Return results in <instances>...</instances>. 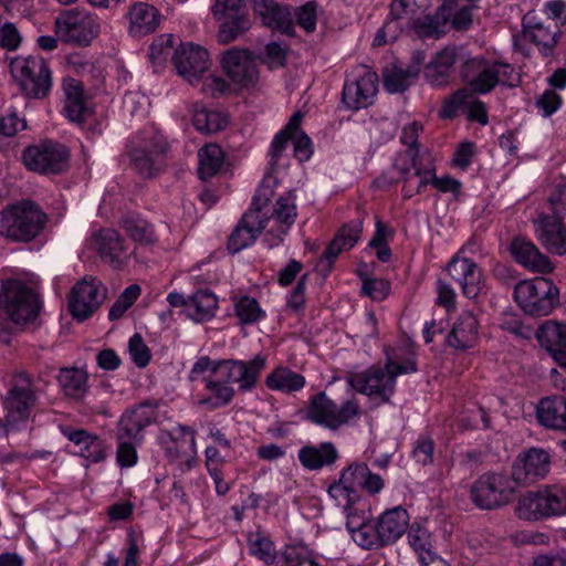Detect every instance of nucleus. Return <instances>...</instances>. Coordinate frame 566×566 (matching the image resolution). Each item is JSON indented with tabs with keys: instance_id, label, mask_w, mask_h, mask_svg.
Here are the masks:
<instances>
[{
	"instance_id": "obj_1",
	"label": "nucleus",
	"mask_w": 566,
	"mask_h": 566,
	"mask_svg": "<svg viewBox=\"0 0 566 566\" xmlns=\"http://www.w3.org/2000/svg\"><path fill=\"white\" fill-rule=\"evenodd\" d=\"M41 310L38 293L21 280L8 279L0 287V324L24 325L35 319Z\"/></svg>"
},
{
	"instance_id": "obj_2",
	"label": "nucleus",
	"mask_w": 566,
	"mask_h": 566,
	"mask_svg": "<svg viewBox=\"0 0 566 566\" xmlns=\"http://www.w3.org/2000/svg\"><path fill=\"white\" fill-rule=\"evenodd\" d=\"M45 223V214L31 202L12 205L0 212V234L18 242L33 240Z\"/></svg>"
},
{
	"instance_id": "obj_3",
	"label": "nucleus",
	"mask_w": 566,
	"mask_h": 566,
	"mask_svg": "<svg viewBox=\"0 0 566 566\" xmlns=\"http://www.w3.org/2000/svg\"><path fill=\"white\" fill-rule=\"evenodd\" d=\"M514 300L525 314L546 316L558 304L559 290L545 277L525 280L515 284Z\"/></svg>"
},
{
	"instance_id": "obj_4",
	"label": "nucleus",
	"mask_w": 566,
	"mask_h": 566,
	"mask_svg": "<svg viewBox=\"0 0 566 566\" xmlns=\"http://www.w3.org/2000/svg\"><path fill=\"white\" fill-rule=\"evenodd\" d=\"M11 72L20 90L29 98H44L52 87L51 71L40 55L18 56L11 62Z\"/></svg>"
},
{
	"instance_id": "obj_5",
	"label": "nucleus",
	"mask_w": 566,
	"mask_h": 566,
	"mask_svg": "<svg viewBox=\"0 0 566 566\" xmlns=\"http://www.w3.org/2000/svg\"><path fill=\"white\" fill-rule=\"evenodd\" d=\"M515 492L513 479L495 472L482 474L470 488L471 501L481 510H495L509 504Z\"/></svg>"
},
{
	"instance_id": "obj_6",
	"label": "nucleus",
	"mask_w": 566,
	"mask_h": 566,
	"mask_svg": "<svg viewBox=\"0 0 566 566\" xmlns=\"http://www.w3.org/2000/svg\"><path fill=\"white\" fill-rule=\"evenodd\" d=\"M22 160L31 171L45 176L60 175L69 168L70 153L64 145L46 139L27 147Z\"/></svg>"
},
{
	"instance_id": "obj_7",
	"label": "nucleus",
	"mask_w": 566,
	"mask_h": 566,
	"mask_svg": "<svg viewBox=\"0 0 566 566\" xmlns=\"http://www.w3.org/2000/svg\"><path fill=\"white\" fill-rule=\"evenodd\" d=\"M517 514L527 521H537L566 514V491L557 486H546L537 492H528L520 499Z\"/></svg>"
},
{
	"instance_id": "obj_8",
	"label": "nucleus",
	"mask_w": 566,
	"mask_h": 566,
	"mask_svg": "<svg viewBox=\"0 0 566 566\" xmlns=\"http://www.w3.org/2000/svg\"><path fill=\"white\" fill-rule=\"evenodd\" d=\"M409 523L408 512L401 506L385 511L375 524L369 536L358 534L360 546L367 549L394 544L406 532Z\"/></svg>"
},
{
	"instance_id": "obj_9",
	"label": "nucleus",
	"mask_w": 566,
	"mask_h": 566,
	"mask_svg": "<svg viewBox=\"0 0 566 566\" xmlns=\"http://www.w3.org/2000/svg\"><path fill=\"white\" fill-rule=\"evenodd\" d=\"M55 32L65 43L86 46L98 34L99 24L91 13L69 10L56 18Z\"/></svg>"
},
{
	"instance_id": "obj_10",
	"label": "nucleus",
	"mask_w": 566,
	"mask_h": 566,
	"mask_svg": "<svg viewBox=\"0 0 566 566\" xmlns=\"http://www.w3.org/2000/svg\"><path fill=\"white\" fill-rule=\"evenodd\" d=\"M106 298V287L93 276H84L71 290L67 306L78 322L87 319Z\"/></svg>"
},
{
	"instance_id": "obj_11",
	"label": "nucleus",
	"mask_w": 566,
	"mask_h": 566,
	"mask_svg": "<svg viewBox=\"0 0 566 566\" xmlns=\"http://www.w3.org/2000/svg\"><path fill=\"white\" fill-rule=\"evenodd\" d=\"M264 367L265 358L261 355H256L249 361L235 359L217 360L213 367V376L226 381L229 386L238 384L239 390L245 392L256 386Z\"/></svg>"
},
{
	"instance_id": "obj_12",
	"label": "nucleus",
	"mask_w": 566,
	"mask_h": 566,
	"mask_svg": "<svg viewBox=\"0 0 566 566\" xmlns=\"http://www.w3.org/2000/svg\"><path fill=\"white\" fill-rule=\"evenodd\" d=\"M212 11L214 18L220 22L218 32L220 43L232 42L250 28L244 0H216Z\"/></svg>"
},
{
	"instance_id": "obj_13",
	"label": "nucleus",
	"mask_w": 566,
	"mask_h": 566,
	"mask_svg": "<svg viewBox=\"0 0 566 566\" xmlns=\"http://www.w3.org/2000/svg\"><path fill=\"white\" fill-rule=\"evenodd\" d=\"M168 148L160 136L143 139L128 151L133 169L143 178H154L164 166L163 157Z\"/></svg>"
},
{
	"instance_id": "obj_14",
	"label": "nucleus",
	"mask_w": 566,
	"mask_h": 566,
	"mask_svg": "<svg viewBox=\"0 0 566 566\" xmlns=\"http://www.w3.org/2000/svg\"><path fill=\"white\" fill-rule=\"evenodd\" d=\"M389 368L390 365H385L382 368L373 366L365 371L350 374L347 381L354 390L387 402L396 385Z\"/></svg>"
},
{
	"instance_id": "obj_15",
	"label": "nucleus",
	"mask_w": 566,
	"mask_h": 566,
	"mask_svg": "<svg viewBox=\"0 0 566 566\" xmlns=\"http://www.w3.org/2000/svg\"><path fill=\"white\" fill-rule=\"evenodd\" d=\"M295 199L294 191H289L276 200L272 214L262 218V220H269L263 238V242L268 248L272 249L280 245L295 222L297 217Z\"/></svg>"
},
{
	"instance_id": "obj_16",
	"label": "nucleus",
	"mask_w": 566,
	"mask_h": 566,
	"mask_svg": "<svg viewBox=\"0 0 566 566\" xmlns=\"http://www.w3.org/2000/svg\"><path fill=\"white\" fill-rule=\"evenodd\" d=\"M523 38L532 42L539 53L553 56L559 41L560 31L556 23L541 20L535 11H528L522 19Z\"/></svg>"
},
{
	"instance_id": "obj_17",
	"label": "nucleus",
	"mask_w": 566,
	"mask_h": 566,
	"mask_svg": "<svg viewBox=\"0 0 566 566\" xmlns=\"http://www.w3.org/2000/svg\"><path fill=\"white\" fill-rule=\"evenodd\" d=\"M177 74L190 84L199 82L210 66L208 51L193 43H181L172 54Z\"/></svg>"
},
{
	"instance_id": "obj_18",
	"label": "nucleus",
	"mask_w": 566,
	"mask_h": 566,
	"mask_svg": "<svg viewBox=\"0 0 566 566\" xmlns=\"http://www.w3.org/2000/svg\"><path fill=\"white\" fill-rule=\"evenodd\" d=\"M551 455L539 448H530L521 452L512 465V479L515 484H530L544 479L549 472Z\"/></svg>"
},
{
	"instance_id": "obj_19",
	"label": "nucleus",
	"mask_w": 566,
	"mask_h": 566,
	"mask_svg": "<svg viewBox=\"0 0 566 566\" xmlns=\"http://www.w3.org/2000/svg\"><path fill=\"white\" fill-rule=\"evenodd\" d=\"M252 10L263 27L287 36L295 35V22L290 6L275 0H252Z\"/></svg>"
},
{
	"instance_id": "obj_20",
	"label": "nucleus",
	"mask_w": 566,
	"mask_h": 566,
	"mask_svg": "<svg viewBox=\"0 0 566 566\" xmlns=\"http://www.w3.org/2000/svg\"><path fill=\"white\" fill-rule=\"evenodd\" d=\"M378 91V76L375 72L364 70V73L347 78L343 92L342 102L347 109L358 111L373 104Z\"/></svg>"
},
{
	"instance_id": "obj_21",
	"label": "nucleus",
	"mask_w": 566,
	"mask_h": 566,
	"mask_svg": "<svg viewBox=\"0 0 566 566\" xmlns=\"http://www.w3.org/2000/svg\"><path fill=\"white\" fill-rule=\"evenodd\" d=\"M94 248L104 262L114 269L123 268L132 252L118 231L105 228L93 235Z\"/></svg>"
},
{
	"instance_id": "obj_22",
	"label": "nucleus",
	"mask_w": 566,
	"mask_h": 566,
	"mask_svg": "<svg viewBox=\"0 0 566 566\" xmlns=\"http://www.w3.org/2000/svg\"><path fill=\"white\" fill-rule=\"evenodd\" d=\"M563 219L548 212H538L534 220L537 239L548 252L558 255L566 254V227Z\"/></svg>"
},
{
	"instance_id": "obj_23",
	"label": "nucleus",
	"mask_w": 566,
	"mask_h": 566,
	"mask_svg": "<svg viewBox=\"0 0 566 566\" xmlns=\"http://www.w3.org/2000/svg\"><path fill=\"white\" fill-rule=\"evenodd\" d=\"M447 271L457 281L468 298H475L483 286L482 271L478 264L467 256L455 254L448 263Z\"/></svg>"
},
{
	"instance_id": "obj_24",
	"label": "nucleus",
	"mask_w": 566,
	"mask_h": 566,
	"mask_svg": "<svg viewBox=\"0 0 566 566\" xmlns=\"http://www.w3.org/2000/svg\"><path fill=\"white\" fill-rule=\"evenodd\" d=\"M222 65L227 75L238 85L249 86L258 81V65L249 51H227L222 57Z\"/></svg>"
},
{
	"instance_id": "obj_25",
	"label": "nucleus",
	"mask_w": 566,
	"mask_h": 566,
	"mask_svg": "<svg viewBox=\"0 0 566 566\" xmlns=\"http://www.w3.org/2000/svg\"><path fill=\"white\" fill-rule=\"evenodd\" d=\"M460 76L467 83L470 94H486L495 87L492 62L483 57L465 60L460 67Z\"/></svg>"
},
{
	"instance_id": "obj_26",
	"label": "nucleus",
	"mask_w": 566,
	"mask_h": 566,
	"mask_svg": "<svg viewBox=\"0 0 566 566\" xmlns=\"http://www.w3.org/2000/svg\"><path fill=\"white\" fill-rule=\"evenodd\" d=\"M156 418V411L153 407L142 403L126 411L120 417L116 428V439H128L135 442H142L143 431Z\"/></svg>"
},
{
	"instance_id": "obj_27",
	"label": "nucleus",
	"mask_w": 566,
	"mask_h": 566,
	"mask_svg": "<svg viewBox=\"0 0 566 566\" xmlns=\"http://www.w3.org/2000/svg\"><path fill=\"white\" fill-rule=\"evenodd\" d=\"M269 220L253 211H247L239 220L228 240V250L234 254L255 242L260 233L268 228Z\"/></svg>"
},
{
	"instance_id": "obj_28",
	"label": "nucleus",
	"mask_w": 566,
	"mask_h": 566,
	"mask_svg": "<svg viewBox=\"0 0 566 566\" xmlns=\"http://www.w3.org/2000/svg\"><path fill=\"white\" fill-rule=\"evenodd\" d=\"M19 385L13 386L4 400L11 421L24 420L35 403V395L31 388L30 377L22 373L17 376Z\"/></svg>"
},
{
	"instance_id": "obj_29",
	"label": "nucleus",
	"mask_w": 566,
	"mask_h": 566,
	"mask_svg": "<svg viewBox=\"0 0 566 566\" xmlns=\"http://www.w3.org/2000/svg\"><path fill=\"white\" fill-rule=\"evenodd\" d=\"M514 260L533 272L549 273L554 266L545 254L530 240L517 237L510 244Z\"/></svg>"
},
{
	"instance_id": "obj_30",
	"label": "nucleus",
	"mask_w": 566,
	"mask_h": 566,
	"mask_svg": "<svg viewBox=\"0 0 566 566\" xmlns=\"http://www.w3.org/2000/svg\"><path fill=\"white\" fill-rule=\"evenodd\" d=\"M363 231V219L357 218L343 224L336 232L334 239L326 247L322 262L326 261L331 269L336 258L344 250H349L359 241Z\"/></svg>"
},
{
	"instance_id": "obj_31",
	"label": "nucleus",
	"mask_w": 566,
	"mask_h": 566,
	"mask_svg": "<svg viewBox=\"0 0 566 566\" xmlns=\"http://www.w3.org/2000/svg\"><path fill=\"white\" fill-rule=\"evenodd\" d=\"M535 335L553 358L562 367H566V324L546 322L539 326Z\"/></svg>"
},
{
	"instance_id": "obj_32",
	"label": "nucleus",
	"mask_w": 566,
	"mask_h": 566,
	"mask_svg": "<svg viewBox=\"0 0 566 566\" xmlns=\"http://www.w3.org/2000/svg\"><path fill=\"white\" fill-rule=\"evenodd\" d=\"M459 59L455 46H446L424 67V77L432 86L448 84L453 66Z\"/></svg>"
},
{
	"instance_id": "obj_33",
	"label": "nucleus",
	"mask_w": 566,
	"mask_h": 566,
	"mask_svg": "<svg viewBox=\"0 0 566 566\" xmlns=\"http://www.w3.org/2000/svg\"><path fill=\"white\" fill-rule=\"evenodd\" d=\"M478 321L471 312H463L447 335V343L458 350L472 348L478 342Z\"/></svg>"
},
{
	"instance_id": "obj_34",
	"label": "nucleus",
	"mask_w": 566,
	"mask_h": 566,
	"mask_svg": "<svg viewBox=\"0 0 566 566\" xmlns=\"http://www.w3.org/2000/svg\"><path fill=\"white\" fill-rule=\"evenodd\" d=\"M338 457V451L332 442H321L318 446L306 444L297 453L301 465L310 471L332 467Z\"/></svg>"
},
{
	"instance_id": "obj_35",
	"label": "nucleus",
	"mask_w": 566,
	"mask_h": 566,
	"mask_svg": "<svg viewBox=\"0 0 566 566\" xmlns=\"http://www.w3.org/2000/svg\"><path fill=\"white\" fill-rule=\"evenodd\" d=\"M65 95L64 112L66 117L74 123H83L90 114L84 98V90L81 81L65 77L62 83Z\"/></svg>"
},
{
	"instance_id": "obj_36",
	"label": "nucleus",
	"mask_w": 566,
	"mask_h": 566,
	"mask_svg": "<svg viewBox=\"0 0 566 566\" xmlns=\"http://www.w3.org/2000/svg\"><path fill=\"white\" fill-rule=\"evenodd\" d=\"M536 417L545 428L566 432V398L563 396L543 398L537 406Z\"/></svg>"
},
{
	"instance_id": "obj_37",
	"label": "nucleus",
	"mask_w": 566,
	"mask_h": 566,
	"mask_svg": "<svg viewBox=\"0 0 566 566\" xmlns=\"http://www.w3.org/2000/svg\"><path fill=\"white\" fill-rule=\"evenodd\" d=\"M129 32L134 36H142L154 32L160 22L159 11L146 2H136L130 6L127 13Z\"/></svg>"
},
{
	"instance_id": "obj_38",
	"label": "nucleus",
	"mask_w": 566,
	"mask_h": 566,
	"mask_svg": "<svg viewBox=\"0 0 566 566\" xmlns=\"http://www.w3.org/2000/svg\"><path fill=\"white\" fill-rule=\"evenodd\" d=\"M450 19L451 7L442 4L434 13L413 20L412 29L420 39H440L446 34Z\"/></svg>"
},
{
	"instance_id": "obj_39",
	"label": "nucleus",
	"mask_w": 566,
	"mask_h": 566,
	"mask_svg": "<svg viewBox=\"0 0 566 566\" xmlns=\"http://www.w3.org/2000/svg\"><path fill=\"white\" fill-rule=\"evenodd\" d=\"M217 308L218 298L208 290H199L188 297V316L195 322L211 319Z\"/></svg>"
},
{
	"instance_id": "obj_40",
	"label": "nucleus",
	"mask_w": 566,
	"mask_h": 566,
	"mask_svg": "<svg viewBox=\"0 0 566 566\" xmlns=\"http://www.w3.org/2000/svg\"><path fill=\"white\" fill-rule=\"evenodd\" d=\"M88 375L77 367H64L60 369L57 381L64 394L73 399L80 400L87 392Z\"/></svg>"
},
{
	"instance_id": "obj_41",
	"label": "nucleus",
	"mask_w": 566,
	"mask_h": 566,
	"mask_svg": "<svg viewBox=\"0 0 566 566\" xmlns=\"http://www.w3.org/2000/svg\"><path fill=\"white\" fill-rule=\"evenodd\" d=\"M337 408L338 406L325 392H319L312 399L308 418L317 424L335 430L337 429Z\"/></svg>"
},
{
	"instance_id": "obj_42",
	"label": "nucleus",
	"mask_w": 566,
	"mask_h": 566,
	"mask_svg": "<svg viewBox=\"0 0 566 566\" xmlns=\"http://www.w3.org/2000/svg\"><path fill=\"white\" fill-rule=\"evenodd\" d=\"M122 227L130 239L140 245L149 247L157 242L154 227L138 214H126L122 219Z\"/></svg>"
},
{
	"instance_id": "obj_43",
	"label": "nucleus",
	"mask_w": 566,
	"mask_h": 566,
	"mask_svg": "<svg viewBox=\"0 0 566 566\" xmlns=\"http://www.w3.org/2000/svg\"><path fill=\"white\" fill-rule=\"evenodd\" d=\"M417 77L415 67H401L397 64H390L382 71L384 87L388 93L405 92Z\"/></svg>"
},
{
	"instance_id": "obj_44",
	"label": "nucleus",
	"mask_w": 566,
	"mask_h": 566,
	"mask_svg": "<svg viewBox=\"0 0 566 566\" xmlns=\"http://www.w3.org/2000/svg\"><path fill=\"white\" fill-rule=\"evenodd\" d=\"M266 386L272 390L286 394L301 390L305 386V378L289 368L279 367L266 377Z\"/></svg>"
},
{
	"instance_id": "obj_45",
	"label": "nucleus",
	"mask_w": 566,
	"mask_h": 566,
	"mask_svg": "<svg viewBox=\"0 0 566 566\" xmlns=\"http://www.w3.org/2000/svg\"><path fill=\"white\" fill-rule=\"evenodd\" d=\"M198 159L199 178L206 180L213 177L220 170L224 161V156L220 146L209 144L199 149Z\"/></svg>"
},
{
	"instance_id": "obj_46",
	"label": "nucleus",
	"mask_w": 566,
	"mask_h": 566,
	"mask_svg": "<svg viewBox=\"0 0 566 566\" xmlns=\"http://www.w3.org/2000/svg\"><path fill=\"white\" fill-rule=\"evenodd\" d=\"M206 388L210 396L199 401L202 406H209L211 409L224 407L231 402L234 397V389L220 378L208 377L205 379Z\"/></svg>"
},
{
	"instance_id": "obj_47",
	"label": "nucleus",
	"mask_w": 566,
	"mask_h": 566,
	"mask_svg": "<svg viewBox=\"0 0 566 566\" xmlns=\"http://www.w3.org/2000/svg\"><path fill=\"white\" fill-rule=\"evenodd\" d=\"M192 123L197 130L211 134L223 129L228 120L220 112L209 111L201 104H195Z\"/></svg>"
},
{
	"instance_id": "obj_48",
	"label": "nucleus",
	"mask_w": 566,
	"mask_h": 566,
	"mask_svg": "<svg viewBox=\"0 0 566 566\" xmlns=\"http://www.w3.org/2000/svg\"><path fill=\"white\" fill-rule=\"evenodd\" d=\"M422 126L413 122L403 127L400 140L403 145L408 146L403 154H400L396 161L411 164L416 167V160L421 158L419 155L418 135Z\"/></svg>"
},
{
	"instance_id": "obj_49",
	"label": "nucleus",
	"mask_w": 566,
	"mask_h": 566,
	"mask_svg": "<svg viewBox=\"0 0 566 566\" xmlns=\"http://www.w3.org/2000/svg\"><path fill=\"white\" fill-rule=\"evenodd\" d=\"M344 511L347 517L346 527L352 534L353 539L360 546L358 534L363 533V535L369 536V533L370 531H374V527L367 522L365 511L360 507V503L345 506Z\"/></svg>"
},
{
	"instance_id": "obj_50",
	"label": "nucleus",
	"mask_w": 566,
	"mask_h": 566,
	"mask_svg": "<svg viewBox=\"0 0 566 566\" xmlns=\"http://www.w3.org/2000/svg\"><path fill=\"white\" fill-rule=\"evenodd\" d=\"M249 553L265 564H271L275 559V549L272 541L260 531L248 534Z\"/></svg>"
},
{
	"instance_id": "obj_51",
	"label": "nucleus",
	"mask_w": 566,
	"mask_h": 566,
	"mask_svg": "<svg viewBox=\"0 0 566 566\" xmlns=\"http://www.w3.org/2000/svg\"><path fill=\"white\" fill-rule=\"evenodd\" d=\"M235 315L243 325L253 324L264 316L259 302L250 296L240 297L234 304Z\"/></svg>"
},
{
	"instance_id": "obj_52",
	"label": "nucleus",
	"mask_w": 566,
	"mask_h": 566,
	"mask_svg": "<svg viewBox=\"0 0 566 566\" xmlns=\"http://www.w3.org/2000/svg\"><path fill=\"white\" fill-rule=\"evenodd\" d=\"M327 492L343 509L350 504H359L361 502V496L358 491L342 483L340 478L328 486Z\"/></svg>"
},
{
	"instance_id": "obj_53",
	"label": "nucleus",
	"mask_w": 566,
	"mask_h": 566,
	"mask_svg": "<svg viewBox=\"0 0 566 566\" xmlns=\"http://www.w3.org/2000/svg\"><path fill=\"white\" fill-rule=\"evenodd\" d=\"M408 541L419 558L432 552L431 535L424 527L412 524L408 532Z\"/></svg>"
},
{
	"instance_id": "obj_54",
	"label": "nucleus",
	"mask_w": 566,
	"mask_h": 566,
	"mask_svg": "<svg viewBox=\"0 0 566 566\" xmlns=\"http://www.w3.org/2000/svg\"><path fill=\"white\" fill-rule=\"evenodd\" d=\"M175 38L172 34H163L156 38L149 46V59L155 65L163 64L171 54Z\"/></svg>"
},
{
	"instance_id": "obj_55",
	"label": "nucleus",
	"mask_w": 566,
	"mask_h": 566,
	"mask_svg": "<svg viewBox=\"0 0 566 566\" xmlns=\"http://www.w3.org/2000/svg\"><path fill=\"white\" fill-rule=\"evenodd\" d=\"M359 276L363 279L361 292L364 295L373 298L374 301L384 300L390 290L388 281L382 279H368L361 269L358 271Z\"/></svg>"
},
{
	"instance_id": "obj_56",
	"label": "nucleus",
	"mask_w": 566,
	"mask_h": 566,
	"mask_svg": "<svg viewBox=\"0 0 566 566\" xmlns=\"http://www.w3.org/2000/svg\"><path fill=\"white\" fill-rule=\"evenodd\" d=\"M316 9L317 3L315 1H308L298 7L293 13V19L295 18L296 24L307 33H312L316 29Z\"/></svg>"
},
{
	"instance_id": "obj_57",
	"label": "nucleus",
	"mask_w": 566,
	"mask_h": 566,
	"mask_svg": "<svg viewBox=\"0 0 566 566\" xmlns=\"http://www.w3.org/2000/svg\"><path fill=\"white\" fill-rule=\"evenodd\" d=\"M274 186L275 181L272 178H263L262 182L256 189L255 195L253 196L251 207L248 211H253L254 213L261 216L260 213L262 209L269 205L274 196Z\"/></svg>"
},
{
	"instance_id": "obj_58",
	"label": "nucleus",
	"mask_w": 566,
	"mask_h": 566,
	"mask_svg": "<svg viewBox=\"0 0 566 566\" xmlns=\"http://www.w3.org/2000/svg\"><path fill=\"white\" fill-rule=\"evenodd\" d=\"M369 468L365 463H352L340 473V482L353 490L364 486Z\"/></svg>"
},
{
	"instance_id": "obj_59",
	"label": "nucleus",
	"mask_w": 566,
	"mask_h": 566,
	"mask_svg": "<svg viewBox=\"0 0 566 566\" xmlns=\"http://www.w3.org/2000/svg\"><path fill=\"white\" fill-rule=\"evenodd\" d=\"M128 350L135 365L139 368L146 367L151 358L150 349L145 344L140 334H134L128 342Z\"/></svg>"
},
{
	"instance_id": "obj_60",
	"label": "nucleus",
	"mask_w": 566,
	"mask_h": 566,
	"mask_svg": "<svg viewBox=\"0 0 566 566\" xmlns=\"http://www.w3.org/2000/svg\"><path fill=\"white\" fill-rule=\"evenodd\" d=\"M307 562V556L302 547L285 546L272 563L273 566H302Z\"/></svg>"
},
{
	"instance_id": "obj_61",
	"label": "nucleus",
	"mask_w": 566,
	"mask_h": 566,
	"mask_svg": "<svg viewBox=\"0 0 566 566\" xmlns=\"http://www.w3.org/2000/svg\"><path fill=\"white\" fill-rule=\"evenodd\" d=\"M451 7V19L449 23L457 31H467L472 25L473 7L464 6L454 10V1L444 2Z\"/></svg>"
},
{
	"instance_id": "obj_62",
	"label": "nucleus",
	"mask_w": 566,
	"mask_h": 566,
	"mask_svg": "<svg viewBox=\"0 0 566 566\" xmlns=\"http://www.w3.org/2000/svg\"><path fill=\"white\" fill-rule=\"evenodd\" d=\"M118 447L116 452V459L118 464L122 468L133 467L137 462V451L136 446L140 442H135L133 440L123 439L117 440Z\"/></svg>"
},
{
	"instance_id": "obj_63",
	"label": "nucleus",
	"mask_w": 566,
	"mask_h": 566,
	"mask_svg": "<svg viewBox=\"0 0 566 566\" xmlns=\"http://www.w3.org/2000/svg\"><path fill=\"white\" fill-rule=\"evenodd\" d=\"M27 128V120L20 117L17 112H10L6 116H0V135L12 137L17 133Z\"/></svg>"
},
{
	"instance_id": "obj_64",
	"label": "nucleus",
	"mask_w": 566,
	"mask_h": 566,
	"mask_svg": "<svg viewBox=\"0 0 566 566\" xmlns=\"http://www.w3.org/2000/svg\"><path fill=\"white\" fill-rule=\"evenodd\" d=\"M21 43V35L17 27L11 22H6L0 28V46L8 50L14 51Z\"/></svg>"
}]
</instances>
